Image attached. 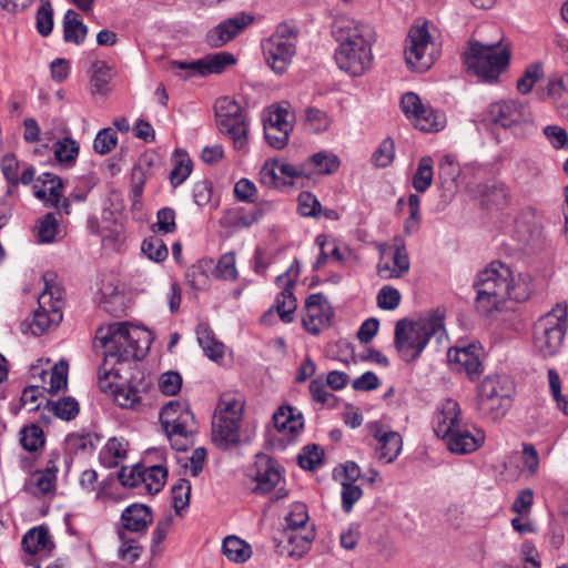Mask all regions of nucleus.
Wrapping results in <instances>:
<instances>
[{
	"label": "nucleus",
	"instance_id": "nucleus-9",
	"mask_svg": "<svg viewBox=\"0 0 568 568\" xmlns=\"http://www.w3.org/2000/svg\"><path fill=\"white\" fill-rule=\"evenodd\" d=\"M430 34L426 24L413 26L405 47L407 64L418 72L427 71L434 63Z\"/></svg>",
	"mask_w": 568,
	"mask_h": 568
},
{
	"label": "nucleus",
	"instance_id": "nucleus-34",
	"mask_svg": "<svg viewBox=\"0 0 568 568\" xmlns=\"http://www.w3.org/2000/svg\"><path fill=\"white\" fill-rule=\"evenodd\" d=\"M222 554L233 562H245L252 556L251 546L236 536H227L222 544Z\"/></svg>",
	"mask_w": 568,
	"mask_h": 568
},
{
	"label": "nucleus",
	"instance_id": "nucleus-53",
	"mask_svg": "<svg viewBox=\"0 0 568 568\" xmlns=\"http://www.w3.org/2000/svg\"><path fill=\"white\" fill-rule=\"evenodd\" d=\"M206 65L207 74H217L223 72L226 67L235 63V58L232 53L229 52H217L214 54H209L204 58Z\"/></svg>",
	"mask_w": 568,
	"mask_h": 568
},
{
	"label": "nucleus",
	"instance_id": "nucleus-36",
	"mask_svg": "<svg viewBox=\"0 0 568 568\" xmlns=\"http://www.w3.org/2000/svg\"><path fill=\"white\" fill-rule=\"evenodd\" d=\"M284 534L287 539V554L295 558H301L307 552L315 537L314 531L302 534L298 530H285Z\"/></svg>",
	"mask_w": 568,
	"mask_h": 568
},
{
	"label": "nucleus",
	"instance_id": "nucleus-40",
	"mask_svg": "<svg viewBox=\"0 0 568 568\" xmlns=\"http://www.w3.org/2000/svg\"><path fill=\"white\" fill-rule=\"evenodd\" d=\"M260 182L270 189H276L286 184H292L291 181L284 180L280 173V161L270 159L265 161L260 171Z\"/></svg>",
	"mask_w": 568,
	"mask_h": 568
},
{
	"label": "nucleus",
	"instance_id": "nucleus-12",
	"mask_svg": "<svg viewBox=\"0 0 568 568\" xmlns=\"http://www.w3.org/2000/svg\"><path fill=\"white\" fill-rule=\"evenodd\" d=\"M332 33L338 45L372 47L375 40V32L368 24L346 16L334 20Z\"/></svg>",
	"mask_w": 568,
	"mask_h": 568
},
{
	"label": "nucleus",
	"instance_id": "nucleus-6",
	"mask_svg": "<svg viewBox=\"0 0 568 568\" xmlns=\"http://www.w3.org/2000/svg\"><path fill=\"white\" fill-rule=\"evenodd\" d=\"M568 320V306L557 304L534 325V349L544 358L554 356L561 346Z\"/></svg>",
	"mask_w": 568,
	"mask_h": 568
},
{
	"label": "nucleus",
	"instance_id": "nucleus-64",
	"mask_svg": "<svg viewBox=\"0 0 568 568\" xmlns=\"http://www.w3.org/2000/svg\"><path fill=\"white\" fill-rule=\"evenodd\" d=\"M182 386V377L178 372H165L159 379V387L161 392L168 396H173L179 393Z\"/></svg>",
	"mask_w": 568,
	"mask_h": 568
},
{
	"label": "nucleus",
	"instance_id": "nucleus-23",
	"mask_svg": "<svg viewBox=\"0 0 568 568\" xmlns=\"http://www.w3.org/2000/svg\"><path fill=\"white\" fill-rule=\"evenodd\" d=\"M515 230L524 244L538 240L542 233V215L532 207L521 210L515 221Z\"/></svg>",
	"mask_w": 568,
	"mask_h": 568
},
{
	"label": "nucleus",
	"instance_id": "nucleus-63",
	"mask_svg": "<svg viewBox=\"0 0 568 568\" xmlns=\"http://www.w3.org/2000/svg\"><path fill=\"white\" fill-rule=\"evenodd\" d=\"M306 124L312 132L318 133L328 128L329 119L324 111L316 108H308L306 110Z\"/></svg>",
	"mask_w": 568,
	"mask_h": 568
},
{
	"label": "nucleus",
	"instance_id": "nucleus-61",
	"mask_svg": "<svg viewBox=\"0 0 568 568\" xmlns=\"http://www.w3.org/2000/svg\"><path fill=\"white\" fill-rule=\"evenodd\" d=\"M192 172V161L187 156H182L175 161L174 168L170 172V182L173 187L181 185Z\"/></svg>",
	"mask_w": 568,
	"mask_h": 568
},
{
	"label": "nucleus",
	"instance_id": "nucleus-21",
	"mask_svg": "<svg viewBox=\"0 0 568 568\" xmlns=\"http://www.w3.org/2000/svg\"><path fill=\"white\" fill-rule=\"evenodd\" d=\"M38 182L41 183V186L36 184L34 195L40 200L48 201L53 207L62 209L64 213L69 214V201L63 199L61 202L60 199L62 196L61 190L63 187V183L61 178L45 172L38 178Z\"/></svg>",
	"mask_w": 568,
	"mask_h": 568
},
{
	"label": "nucleus",
	"instance_id": "nucleus-39",
	"mask_svg": "<svg viewBox=\"0 0 568 568\" xmlns=\"http://www.w3.org/2000/svg\"><path fill=\"white\" fill-rule=\"evenodd\" d=\"M213 261L201 260L192 265L186 272V283L193 290H203L209 284V272L212 270Z\"/></svg>",
	"mask_w": 568,
	"mask_h": 568
},
{
	"label": "nucleus",
	"instance_id": "nucleus-49",
	"mask_svg": "<svg viewBox=\"0 0 568 568\" xmlns=\"http://www.w3.org/2000/svg\"><path fill=\"white\" fill-rule=\"evenodd\" d=\"M544 75V70L541 63H532L529 64L523 77L517 81V90L521 94H528L536 82H538Z\"/></svg>",
	"mask_w": 568,
	"mask_h": 568
},
{
	"label": "nucleus",
	"instance_id": "nucleus-2",
	"mask_svg": "<svg viewBox=\"0 0 568 568\" xmlns=\"http://www.w3.org/2000/svg\"><path fill=\"white\" fill-rule=\"evenodd\" d=\"M474 287L477 292L475 306L485 316L490 315L507 298L524 302L530 295L527 284L513 285L510 268L499 261L491 262L478 273Z\"/></svg>",
	"mask_w": 568,
	"mask_h": 568
},
{
	"label": "nucleus",
	"instance_id": "nucleus-8",
	"mask_svg": "<svg viewBox=\"0 0 568 568\" xmlns=\"http://www.w3.org/2000/svg\"><path fill=\"white\" fill-rule=\"evenodd\" d=\"M216 124L222 133L229 134L235 149L246 144V125L241 106L230 98H221L215 103Z\"/></svg>",
	"mask_w": 568,
	"mask_h": 568
},
{
	"label": "nucleus",
	"instance_id": "nucleus-46",
	"mask_svg": "<svg viewBox=\"0 0 568 568\" xmlns=\"http://www.w3.org/2000/svg\"><path fill=\"white\" fill-rule=\"evenodd\" d=\"M59 224L53 213H47L36 225L39 243H52L55 240Z\"/></svg>",
	"mask_w": 568,
	"mask_h": 568
},
{
	"label": "nucleus",
	"instance_id": "nucleus-13",
	"mask_svg": "<svg viewBox=\"0 0 568 568\" xmlns=\"http://www.w3.org/2000/svg\"><path fill=\"white\" fill-rule=\"evenodd\" d=\"M161 425L166 436L190 437L194 429V416L189 407L179 402H170L160 413Z\"/></svg>",
	"mask_w": 568,
	"mask_h": 568
},
{
	"label": "nucleus",
	"instance_id": "nucleus-33",
	"mask_svg": "<svg viewBox=\"0 0 568 568\" xmlns=\"http://www.w3.org/2000/svg\"><path fill=\"white\" fill-rule=\"evenodd\" d=\"M196 336L199 344L209 358L217 361L223 357L224 345L214 338V333L206 323L197 325Z\"/></svg>",
	"mask_w": 568,
	"mask_h": 568
},
{
	"label": "nucleus",
	"instance_id": "nucleus-54",
	"mask_svg": "<svg viewBox=\"0 0 568 568\" xmlns=\"http://www.w3.org/2000/svg\"><path fill=\"white\" fill-rule=\"evenodd\" d=\"M121 546L119 548V558L130 564L136 561L141 556V547L138 541L130 539L124 530L118 531Z\"/></svg>",
	"mask_w": 568,
	"mask_h": 568
},
{
	"label": "nucleus",
	"instance_id": "nucleus-25",
	"mask_svg": "<svg viewBox=\"0 0 568 568\" xmlns=\"http://www.w3.org/2000/svg\"><path fill=\"white\" fill-rule=\"evenodd\" d=\"M409 270V258L402 241L395 242V251L393 254V266L388 263L378 264L377 273L382 278H397L403 276Z\"/></svg>",
	"mask_w": 568,
	"mask_h": 568
},
{
	"label": "nucleus",
	"instance_id": "nucleus-38",
	"mask_svg": "<svg viewBox=\"0 0 568 568\" xmlns=\"http://www.w3.org/2000/svg\"><path fill=\"white\" fill-rule=\"evenodd\" d=\"M168 470L161 465L142 467V485L144 489L151 494H158L166 481Z\"/></svg>",
	"mask_w": 568,
	"mask_h": 568
},
{
	"label": "nucleus",
	"instance_id": "nucleus-60",
	"mask_svg": "<svg viewBox=\"0 0 568 568\" xmlns=\"http://www.w3.org/2000/svg\"><path fill=\"white\" fill-rule=\"evenodd\" d=\"M116 142V133L112 129L105 128L97 134L93 142V149L100 154H108L115 148Z\"/></svg>",
	"mask_w": 568,
	"mask_h": 568
},
{
	"label": "nucleus",
	"instance_id": "nucleus-44",
	"mask_svg": "<svg viewBox=\"0 0 568 568\" xmlns=\"http://www.w3.org/2000/svg\"><path fill=\"white\" fill-rule=\"evenodd\" d=\"M433 174V159L430 156H423L413 176L414 189L420 193L425 192L432 185Z\"/></svg>",
	"mask_w": 568,
	"mask_h": 568
},
{
	"label": "nucleus",
	"instance_id": "nucleus-11",
	"mask_svg": "<svg viewBox=\"0 0 568 568\" xmlns=\"http://www.w3.org/2000/svg\"><path fill=\"white\" fill-rule=\"evenodd\" d=\"M400 106L405 115L420 131H438L444 128L445 116L423 104L420 98L414 92H407L402 97Z\"/></svg>",
	"mask_w": 568,
	"mask_h": 568
},
{
	"label": "nucleus",
	"instance_id": "nucleus-28",
	"mask_svg": "<svg viewBox=\"0 0 568 568\" xmlns=\"http://www.w3.org/2000/svg\"><path fill=\"white\" fill-rule=\"evenodd\" d=\"M22 548L30 555L41 551L50 554L54 548V544L50 538L48 528L44 526H39L30 529L23 536Z\"/></svg>",
	"mask_w": 568,
	"mask_h": 568
},
{
	"label": "nucleus",
	"instance_id": "nucleus-42",
	"mask_svg": "<svg viewBox=\"0 0 568 568\" xmlns=\"http://www.w3.org/2000/svg\"><path fill=\"white\" fill-rule=\"evenodd\" d=\"M54 155L59 163L73 165L79 155V144L73 139L67 136L55 142Z\"/></svg>",
	"mask_w": 568,
	"mask_h": 568
},
{
	"label": "nucleus",
	"instance_id": "nucleus-19",
	"mask_svg": "<svg viewBox=\"0 0 568 568\" xmlns=\"http://www.w3.org/2000/svg\"><path fill=\"white\" fill-rule=\"evenodd\" d=\"M276 285L282 288L275 301V311L280 320L284 323H291L294 320V312L297 307L296 297L293 288L296 285V275H291V270L276 277Z\"/></svg>",
	"mask_w": 568,
	"mask_h": 568
},
{
	"label": "nucleus",
	"instance_id": "nucleus-57",
	"mask_svg": "<svg viewBox=\"0 0 568 568\" xmlns=\"http://www.w3.org/2000/svg\"><path fill=\"white\" fill-rule=\"evenodd\" d=\"M243 402L234 395L224 394L221 396L215 414L230 415V417L242 418Z\"/></svg>",
	"mask_w": 568,
	"mask_h": 568
},
{
	"label": "nucleus",
	"instance_id": "nucleus-7",
	"mask_svg": "<svg viewBox=\"0 0 568 568\" xmlns=\"http://www.w3.org/2000/svg\"><path fill=\"white\" fill-rule=\"evenodd\" d=\"M298 30L288 23L277 26L275 32L262 41V51L266 64L276 73L286 72L296 53Z\"/></svg>",
	"mask_w": 568,
	"mask_h": 568
},
{
	"label": "nucleus",
	"instance_id": "nucleus-47",
	"mask_svg": "<svg viewBox=\"0 0 568 568\" xmlns=\"http://www.w3.org/2000/svg\"><path fill=\"white\" fill-rule=\"evenodd\" d=\"M310 164L314 166V170L310 171L308 175L312 173L332 174L338 170L339 160L333 154L320 152L310 158Z\"/></svg>",
	"mask_w": 568,
	"mask_h": 568
},
{
	"label": "nucleus",
	"instance_id": "nucleus-4",
	"mask_svg": "<svg viewBox=\"0 0 568 568\" xmlns=\"http://www.w3.org/2000/svg\"><path fill=\"white\" fill-rule=\"evenodd\" d=\"M510 51L507 45L497 43L484 44L476 40L468 42L464 53V63L468 71H471L485 82H494L501 71L508 65Z\"/></svg>",
	"mask_w": 568,
	"mask_h": 568
},
{
	"label": "nucleus",
	"instance_id": "nucleus-16",
	"mask_svg": "<svg viewBox=\"0 0 568 568\" xmlns=\"http://www.w3.org/2000/svg\"><path fill=\"white\" fill-rule=\"evenodd\" d=\"M333 311L322 293L310 295L304 305L303 327L311 334L317 335L331 325Z\"/></svg>",
	"mask_w": 568,
	"mask_h": 568
},
{
	"label": "nucleus",
	"instance_id": "nucleus-24",
	"mask_svg": "<svg viewBox=\"0 0 568 568\" xmlns=\"http://www.w3.org/2000/svg\"><path fill=\"white\" fill-rule=\"evenodd\" d=\"M123 529L125 532H145L153 521L150 507L143 504H132L128 506L121 515Z\"/></svg>",
	"mask_w": 568,
	"mask_h": 568
},
{
	"label": "nucleus",
	"instance_id": "nucleus-17",
	"mask_svg": "<svg viewBox=\"0 0 568 568\" xmlns=\"http://www.w3.org/2000/svg\"><path fill=\"white\" fill-rule=\"evenodd\" d=\"M483 349L477 344H463L449 348L448 362L458 372H465L470 381H475L484 371L480 356Z\"/></svg>",
	"mask_w": 568,
	"mask_h": 568
},
{
	"label": "nucleus",
	"instance_id": "nucleus-26",
	"mask_svg": "<svg viewBox=\"0 0 568 568\" xmlns=\"http://www.w3.org/2000/svg\"><path fill=\"white\" fill-rule=\"evenodd\" d=\"M514 386L506 375H487L477 385L476 397L511 396Z\"/></svg>",
	"mask_w": 568,
	"mask_h": 568
},
{
	"label": "nucleus",
	"instance_id": "nucleus-14",
	"mask_svg": "<svg viewBox=\"0 0 568 568\" xmlns=\"http://www.w3.org/2000/svg\"><path fill=\"white\" fill-rule=\"evenodd\" d=\"M334 58L342 71L352 77H361L372 67V47L338 45Z\"/></svg>",
	"mask_w": 568,
	"mask_h": 568
},
{
	"label": "nucleus",
	"instance_id": "nucleus-15",
	"mask_svg": "<svg viewBox=\"0 0 568 568\" xmlns=\"http://www.w3.org/2000/svg\"><path fill=\"white\" fill-rule=\"evenodd\" d=\"M250 476L255 481L253 491L261 495L271 493L282 480L278 463L265 454L255 456Z\"/></svg>",
	"mask_w": 568,
	"mask_h": 568
},
{
	"label": "nucleus",
	"instance_id": "nucleus-35",
	"mask_svg": "<svg viewBox=\"0 0 568 568\" xmlns=\"http://www.w3.org/2000/svg\"><path fill=\"white\" fill-rule=\"evenodd\" d=\"M63 32L64 40L75 44L82 43L88 33L87 26L83 24L79 18V14L72 9H69L64 14Z\"/></svg>",
	"mask_w": 568,
	"mask_h": 568
},
{
	"label": "nucleus",
	"instance_id": "nucleus-3",
	"mask_svg": "<svg viewBox=\"0 0 568 568\" xmlns=\"http://www.w3.org/2000/svg\"><path fill=\"white\" fill-rule=\"evenodd\" d=\"M445 334L443 316L438 312L417 321L399 320L395 325L394 345L406 363L415 362L432 337L438 341Z\"/></svg>",
	"mask_w": 568,
	"mask_h": 568
},
{
	"label": "nucleus",
	"instance_id": "nucleus-27",
	"mask_svg": "<svg viewBox=\"0 0 568 568\" xmlns=\"http://www.w3.org/2000/svg\"><path fill=\"white\" fill-rule=\"evenodd\" d=\"M273 423L280 433L297 434L304 427L303 415L292 406H281L273 414Z\"/></svg>",
	"mask_w": 568,
	"mask_h": 568
},
{
	"label": "nucleus",
	"instance_id": "nucleus-50",
	"mask_svg": "<svg viewBox=\"0 0 568 568\" xmlns=\"http://www.w3.org/2000/svg\"><path fill=\"white\" fill-rule=\"evenodd\" d=\"M213 274L219 280H231L235 281L237 278V270L235 266V254L234 253H225L223 254L217 264L212 267Z\"/></svg>",
	"mask_w": 568,
	"mask_h": 568
},
{
	"label": "nucleus",
	"instance_id": "nucleus-1",
	"mask_svg": "<svg viewBox=\"0 0 568 568\" xmlns=\"http://www.w3.org/2000/svg\"><path fill=\"white\" fill-rule=\"evenodd\" d=\"M95 343L104 348L99 379L101 388H106L121 379L120 369L115 366L123 362L142 359L150 347L151 338L146 329L128 323H112L97 329Z\"/></svg>",
	"mask_w": 568,
	"mask_h": 568
},
{
	"label": "nucleus",
	"instance_id": "nucleus-41",
	"mask_svg": "<svg viewBox=\"0 0 568 568\" xmlns=\"http://www.w3.org/2000/svg\"><path fill=\"white\" fill-rule=\"evenodd\" d=\"M293 115L287 108L270 106L263 118V126L271 125L286 131L293 130Z\"/></svg>",
	"mask_w": 568,
	"mask_h": 568
},
{
	"label": "nucleus",
	"instance_id": "nucleus-29",
	"mask_svg": "<svg viewBox=\"0 0 568 568\" xmlns=\"http://www.w3.org/2000/svg\"><path fill=\"white\" fill-rule=\"evenodd\" d=\"M375 438L378 440L377 457L385 463H392L402 450V436L396 432L379 430L375 434Z\"/></svg>",
	"mask_w": 568,
	"mask_h": 568
},
{
	"label": "nucleus",
	"instance_id": "nucleus-58",
	"mask_svg": "<svg viewBox=\"0 0 568 568\" xmlns=\"http://www.w3.org/2000/svg\"><path fill=\"white\" fill-rule=\"evenodd\" d=\"M548 381L550 392L552 394L554 399L557 403L558 408L566 415H568V394H561V382L558 373L550 368L548 369Z\"/></svg>",
	"mask_w": 568,
	"mask_h": 568
},
{
	"label": "nucleus",
	"instance_id": "nucleus-51",
	"mask_svg": "<svg viewBox=\"0 0 568 568\" xmlns=\"http://www.w3.org/2000/svg\"><path fill=\"white\" fill-rule=\"evenodd\" d=\"M141 250L144 255L154 262H162L168 257V248L162 239L150 236L142 242Z\"/></svg>",
	"mask_w": 568,
	"mask_h": 568
},
{
	"label": "nucleus",
	"instance_id": "nucleus-20",
	"mask_svg": "<svg viewBox=\"0 0 568 568\" xmlns=\"http://www.w3.org/2000/svg\"><path fill=\"white\" fill-rule=\"evenodd\" d=\"M241 419L240 417H230L227 414H214L212 422V439L219 448L226 449L231 445L239 443Z\"/></svg>",
	"mask_w": 568,
	"mask_h": 568
},
{
	"label": "nucleus",
	"instance_id": "nucleus-18",
	"mask_svg": "<svg viewBox=\"0 0 568 568\" xmlns=\"http://www.w3.org/2000/svg\"><path fill=\"white\" fill-rule=\"evenodd\" d=\"M252 22L253 17L243 12L226 19L207 32L206 43L212 48L223 47Z\"/></svg>",
	"mask_w": 568,
	"mask_h": 568
},
{
	"label": "nucleus",
	"instance_id": "nucleus-55",
	"mask_svg": "<svg viewBox=\"0 0 568 568\" xmlns=\"http://www.w3.org/2000/svg\"><path fill=\"white\" fill-rule=\"evenodd\" d=\"M191 483L187 479L181 478L172 487V505L176 514L185 508L190 503Z\"/></svg>",
	"mask_w": 568,
	"mask_h": 568
},
{
	"label": "nucleus",
	"instance_id": "nucleus-31",
	"mask_svg": "<svg viewBox=\"0 0 568 568\" xmlns=\"http://www.w3.org/2000/svg\"><path fill=\"white\" fill-rule=\"evenodd\" d=\"M460 409L458 404L448 399L443 405L440 415L438 416V424L435 427V433L439 437L447 436V434L460 427Z\"/></svg>",
	"mask_w": 568,
	"mask_h": 568
},
{
	"label": "nucleus",
	"instance_id": "nucleus-10",
	"mask_svg": "<svg viewBox=\"0 0 568 568\" xmlns=\"http://www.w3.org/2000/svg\"><path fill=\"white\" fill-rule=\"evenodd\" d=\"M488 120L504 129H515L532 122V112L528 103L514 99L491 103Z\"/></svg>",
	"mask_w": 568,
	"mask_h": 568
},
{
	"label": "nucleus",
	"instance_id": "nucleus-48",
	"mask_svg": "<svg viewBox=\"0 0 568 568\" xmlns=\"http://www.w3.org/2000/svg\"><path fill=\"white\" fill-rule=\"evenodd\" d=\"M21 445L28 452H36L44 445V434L41 427L36 424L24 426L20 432Z\"/></svg>",
	"mask_w": 568,
	"mask_h": 568
},
{
	"label": "nucleus",
	"instance_id": "nucleus-43",
	"mask_svg": "<svg viewBox=\"0 0 568 568\" xmlns=\"http://www.w3.org/2000/svg\"><path fill=\"white\" fill-rule=\"evenodd\" d=\"M49 376L50 386L48 392L55 394L59 390L67 387L68 384V364L60 361L49 372L42 371L41 377L45 382V377Z\"/></svg>",
	"mask_w": 568,
	"mask_h": 568
},
{
	"label": "nucleus",
	"instance_id": "nucleus-59",
	"mask_svg": "<svg viewBox=\"0 0 568 568\" xmlns=\"http://www.w3.org/2000/svg\"><path fill=\"white\" fill-rule=\"evenodd\" d=\"M285 520L287 523V528L285 530H298L300 528H303L308 520V514L305 504H293L290 513L285 517Z\"/></svg>",
	"mask_w": 568,
	"mask_h": 568
},
{
	"label": "nucleus",
	"instance_id": "nucleus-52",
	"mask_svg": "<svg viewBox=\"0 0 568 568\" xmlns=\"http://www.w3.org/2000/svg\"><path fill=\"white\" fill-rule=\"evenodd\" d=\"M395 158V143L390 138L384 139L372 155V162L377 168H387Z\"/></svg>",
	"mask_w": 568,
	"mask_h": 568
},
{
	"label": "nucleus",
	"instance_id": "nucleus-37",
	"mask_svg": "<svg viewBox=\"0 0 568 568\" xmlns=\"http://www.w3.org/2000/svg\"><path fill=\"white\" fill-rule=\"evenodd\" d=\"M112 70L103 61H95L91 65V91L93 94H106L112 79Z\"/></svg>",
	"mask_w": 568,
	"mask_h": 568
},
{
	"label": "nucleus",
	"instance_id": "nucleus-56",
	"mask_svg": "<svg viewBox=\"0 0 568 568\" xmlns=\"http://www.w3.org/2000/svg\"><path fill=\"white\" fill-rule=\"evenodd\" d=\"M323 455V450L317 445H308L298 454L297 462L303 469L313 470L322 463Z\"/></svg>",
	"mask_w": 568,
	"mask_h": 568
},
{
	"label": "nucleus",
	"instance_id": "nucleus-32",
	"mask_svg": "<svg viewBox=\"0 0 568 568\" xmlns=\"http://www.w3.org/2000/svg\"><path fill=\"white\" fill-rule=\"evenodd\" d=\"M510 407V396L476 397V408L484 417L497 420L506 415Z\"/></svg>",
	"mask_w": 568,
	"mask_h": 568
},
{
	"label": "nucleus",
	"instance_id": "nucleus-45",
	"mask_svg": "<svg viewBox=\"0 0 568 568\" xmlns=\"http://www.w3.org/2000/svg\"><path fill=\"white\" fill-rule=\"evenodd\" d=\"M47 407L49 412L63 420L74 419L79 414V404L72 397H64L55 402L48 400Z\"/></svg>",
	"mask_w": 568,
	"mask_h": 568
},
{
	"label": "nucleus",
	"instance_id": "nucleus-22",
	"mask_svg": "<svg viewBox=\"0 0 568 568\" xmlns=\"http://www.w3.org/2000/svg\"><path fill=\"white\" fill-rule=\"evenodd\" d=\"M443 438L452 453L463 455L478 449L484 444L486 436L480 429H475V433H470L459 427Z\"/></svg>",
	"mask_w": 568,
	"mask_h": 568
},
{
	"label": "nucleus",
	"instance_id": "nucleus-62",
	"mask_svg": "<svg viewBox=\"0 0 568 568\" xmlns=\"http://www.w3.org/2000/svg\"><path fill=\"white\" fill-rule=\"evenodd\" d=\"M363 496V490L359 486L342 481V508L345 513H349L356 501Z\"/></svg>",
	"mask_w": 568,
	"mask_h": 568
},
{
	"label": "nucleus",
	"instance_id": "nucleus-5",
	"mask_svg": "<svg viewBox=\"0 0 568 568\" xmlns=\"http://www.w3.org/2000/svg\"><path fill=\"white\" fill-rule=\"evenodd\" d=\"M44 287L38 298V308L29 325L32 335L39 336L55 327L62 321L64 290L54 272H45L42 276Z\"/></svg>",
	"mask_w": 568,
	"mask_h": 568
},
{
	"label": "nucleus",
	"instance_id": "nucleus-30",
	"mask_svg": "<svg viewBox=\"0 0 568 568\" xmlns=\"http://www.w3.org/2000/svg\"><path fill=\"white\" fill-rule=\"evenodd\" d=\"M58 468L52 465L44 470H37L27 483V489L36 495L43 496L54 490Z\"/></svg>",
	"mask_w": 568,
	"mask_h": 568
}]
</instances>
